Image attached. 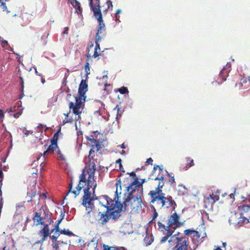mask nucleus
<instances>
[{
	"label": "nucleus",
	"instance_id": "nucleus-32",
	"mask_svg": "<svg viewBox=\"0 0 250 250\" xmlns=\"http://www.w3.org/2000/svg\"><path fill=\"white\" fill-rule=\"evenodd\" d=\"M104 250H127L123 247H110L108 248H105Z\"/></svg>",
	"mask_w": 250,
	"mask_h": 250
},
{
	"label": "nucleus",
	"instance_id": "nucleus-29",
	"mask_svg": "<svg viewBox=\"0 0 250 250\" xmlns=\"http://www.w3.org/2000/svg\"><path fill=\"white\" fill-rule=\"evenodd\" d=\"M241 211L242 213H247L250 211V205L243 204L241 207Z\"/></svg>",
	"mask_w": 250,
	"mask_h": 250
},
{
	"label": "nucleus",
	"instance_id": "nucleus-41",
	"mask_svg": "<svg viewBox=\"0 0 250 250\" xmlns=\"http://www.w3.org/2000/svg\"><path fill=\"white\" fill-rule=\"evenodd\" d=\"M97 103H98V105H100V106L99 107V109L98 110L96 111V112H99L102 109H104V106L105 105H104V104L103 102H102L101 101H98L97 102Z\"/></svg>",
	"mask_w": 250,
	"mask_h": 250
},
{
	"label": "nucleus",
	"instance_id": "nucleus-1",
	"mask_svg": "<svg viewBox=\"0 0 250 250\" xmlns=\"http://www.w3.org/2000/svg\"><path fill=\"white\" fill-rule=\"evenodd\" d=\"M162 166L155 165L153 167V172H155L158 168L159 175L155 177H152L155 181H158V185L154 189L151 190L148 193V195L150 198V203L154 205L151 207L153 209V214L151 222L155 220L158 216V213L155 208L158 209H161L163 208H168L173 207L176 206L175 202L173 200L170 195L166 196V194L163 192L162 188L165 185L164 177L162 174H160L163 172Z\"/></svg>",
	"mask_w": 250,
	"mask_h": 250
},
{
	"label": "nucleus",
	"instance_id": "nucleus-38",
	"mask_svg": "<svg viewBox=\"0 0 250 250\" xmlns=\"http://www.w3.org/2000/svg\"><path fill=\"white\" fill-rule=\"evenodd\" d=\"M106 3L107 4V7L105 10H104V12H106L108 10V9H109L110 8H111V10H112V9H113L112 2L111 0H107L106 1Z\"/></svg>",
	"mask_w": 250,
	"mask_h": 250
},
{
	"label": "nucleus",
	"instance_id": "nucleus-47",
	"mask_svg": "<svg viewBox=\"0 0 250 250\" xmlns=\"http://www.w3.org/2000/svg\"><path fill=\"white\" fill-rule=\"evenodd\" d=\"M50 239L52 240V241L53 243H55L57 242V239L58 238L55 236H51Z\"/></svg>",
	"mask_w": 250,
	"mask_h": 250
},
{
	"label": "nucleus",
	"instance_id": "nucleus-11",
	"mask_svg": "<svg viewBox=\"0 0 250 250\" xmlns=\"http://www.w3.org/2000/svg\"><path fill=\"white\" fill-rule=\"evenodd\" d=\"M115 208H117V209L109 212L110 219L112 218L114 220L118 219L121 216L122 213L126 211V208L124 207L122 203L118 201L116 203Z\"/></svg>",
	"mask_w": 250,
	"mask_h": 250
},
{
	"label": "nucleus",
	"instance_id": "nucleus-35",
	"mask_svg": "<svg viewBox=\"0 0 250 250\" xmlns=\"http://www.w3.org/2000/svg\"><path fill=\"white\" fill-rule=\"evenodd\" d=\"M122 159L121 158L118 159L116 160V163L118 164L119 165V169L122 172H125V170L124 169V167H123V165L122 164Z\"/></svg>",
	"mask_w": 250,
	"mask_h": 250
},
{
	"label": "nucleus",
	"instance_id": "nucleus-14",
	"mask_svg": "<svg viewBox=\"0 0 250 250\" xmlns=\"http://www.w3.org/2000/svg\"><path fill=\"white\" fill-rule=\"evenodd\" d=\"M184 236H189L191 237L192 242L194 243H196V242H199L201 236L199 232L194 229H185L184 231Z\"/></svg>",
	"mask_w": 250,
	"mask_h": 250
},
{
	"label": "nucleus",
	"instance_id": "nucleus-36",
	"mask_svg": "<svg viewBox=\"0 0 250 250\" xmlns=\"http://www.w3.org/2000/svg\"><path fill=\"white\" fill-rule=\"evenodd\" d=\"M44 214L45 215L44 219H48V222L49 225L51 224V222H52V220L51 219L50 213L48 211L44 210Z\"/></svg>",
	"mask_w": 250,
	"mask_h": 250
},
{
	"label": "nucleus",
	"instance_id": "nucleus-19",
	"mask_svg": "<svg viewBox=\"0 0 250 250\" xmlns=\"http://www.w3.org/2000/svg\"><path fill=\"white\" fill-rule=\"evenodd\" d=\"M95 3L92 7V12L94 16H102V12L100 9V0H94Z\"/></svg>",
	"mask_w": 250,
	"mask_h": 250
},
{
	"label": "nucleus",
	"instance_id": "nucleus-39",
	"mask_svg": "<svg viewBox=\"0 0 250 250\" xmlns=\"http://www.w3.org/2000/svg\"><path fill=\"white\" fill-rule=\"evenodd\" d=\"M56 152H57V154L59 155V156L61 160L64 161L65 160V158L64 156L62 153V152L59 147L57 149Z\"/></svg>",
	"mask_w": 250,
	"mask_h": 250
},
{
	"label": "nucleus",
	"instance_id": "nucleus-40",
	"mask_svg": "<svg viewBox=\"0 0 250 250\" xmlns=\"http://www.w3.org/2000/svg\"><path fill=\"white\" fill-rule=\"evenodd\" d=\"M7 0H0V3H1L0 6L2 7L3 11H5L7 9V6L5 3V1Z\"/></svg>",
	"mask_w": 250,
	"mask_h": 250
},
{
	"label": "nucleus",
	"instance_id": "nucleus-44",
	"mask_svg": "<svg viewBox=\"0 0 250 250\" xmlns=\"http://www.w3.org/2000/svg\"><path fill=\"white\" fill-rule=\"evenodd\" d=\"M52 246L54 249L58 250L59 248V244L57 242L53 243L52 244Z\"/></svg>",
	"mask_w": 250,
	"mask_h": 250
},
{
	"label": "nucleus",
	"instance_id": "nucleus-13",
	"mask_svg": "<svg viewBox=\"0 0 250 250\" xmlns=\"http://www.w3.org/2000/svg\"><path fill=\"white\" fill-rule=\"evenodd\" d=\"M141 181H139L138 178H136L135 179V180H133V183H132L131 187L130 188H131L132 189L135 190L136 191H138L140 193H143V185L144 183L147 182L146 179H141Z\"/></svg>",
	"mask_w": 250,
	"mask_h": 250
},
{
	"label": "nucleus",
	"instance_id": "nucleus-26",
	"mask_svg": "<svg viewBox=\"0 0 250 250\" xmlns=\"http://www.w3.org/2000/svg\"><path fill=\"white\" fill-rule=\"evenodd\" d=\"M174 230H169L167 231L164 236H163L160 241L161 243H165L168 239V238L171 236L173 233Z\"/></svg>",
	"mask_w": 250,
	"mask_h": 250
},
{
	"label": "nucleus",
	"instance_id": "nucleus-4",
	"mask_svg": "<svg viewBox=\"0 0 250 250\" xmlns=\"http://www.w3.org/2000/svg\"><path fill=\"white\" fill-rule=\"evenodd\" d=\"M183 225V223L180 222L179 215L176 213L169 215L167 218H161L157 222L158 229L164 233L169 230H174Z\"/></svg>",
	"mask_w": 250,
	"mask_h": 250
},
{
	"label": "nucleus",
	"instance_id": "nucleus-58",
	"mask_svg": "<svg viewBox=\"0 0 250 250\" xmlns=\"http://www.w3.org/2000/svg\"><path fill=\"white\" fill-rule=\"evenodd\" d=\"M161 244L155 247V250H161Z\"/></svg>",
	"mask_w": 250,
	"mask_h": 250
},
{
	"label": "nucleus",
	"instance_id": "nucleus-63",
	"mask_svg": "<svg viewBox=\"0 0 250 250\" xmlns=\"http://www.w3.org/2000/svg\"><path fill=\"white\" fill-rule=\"evenodd\" d=\"M226 246H227V243L226 242H223L222 248H225V249H226Z\"/></svg>",
	"mask_w": 250,
	"mask_h": 250
},
{
	"label": "nucleus",
	"instance_id": "nucleus-6",
	"mask_svg": "<svg viewBox=\"0 0 250 250\" xmlns=\"http://www.w3.org/2000/svg\"><path fill=\"white\" fill-rule=\"evenodd\" d=\"M103 134L98 131L92 132L89 136L85 137L87 144L91 148L89 152L88 157L90 159H93L95 156V151H99L104 147L103 142L104 141L102 138Z\"/></svg>",
	"mask_w": 250,
	"mask_h": 250
},
{
	"label": "nucleus",
	"instance_id": "nucleus-52",
	"mask_svg": "<svg viewBox=\"0 0 250 250\" xmlns=\"http://www.w3.org/2000/svg\"><path fill=\"white\" fill-rule=\"evenodd\" d=\"M70 122H71V120H68V119L65 118L63 121V125H64L66 123H70Z\"/></svg>",
	"mask_w": 250,
	"mask_h": 250
},
{
	"label": "nucleus",
	"instance_id": "nucleus-34",
	"mask_svg": "<svg viewBox=\"0 0 250 250\" xmlns=\"http://www.w3.org/2000/svg\"><path fill=\"white\" fill-rule=\"evenodd\" d=\"M167 176L169 177L168 182L171 186H172L173 184L175 183L174 177L172 176L167 171Z\"/></svg>",
	"mask_w": 250,
	"mask_h": 250
},
{
	"label": "nucleus",
	"instance_id": "nucleus-21",
	"mask_svg": "<svg viewBox=\"0 0 250 250\" xmlns=\"http://www.w3.org/2000/svg\"><path fill=\"white\" fill-rule=\"evenodd\" d=\"M43 218L41 216L40 213L36 212L35 215L33 217V220L35 223L36 222V226L39 225H44V222L43 220Z\"/></svg>",
	"mask_w": 250,
	"mask_h": 250
},
{
	"label": "nucleus",
	"instance_id": "nucleus-42",
	"mask_svg": "<svg viewBox=\"0 0 250 250\" xmlns=\"http://www.w3.org/2000/svg\"><path fill=\"white\" fill-rule=\"evenodd\" d=\"M61 229H60L59 225L56 224L54 226V228L50 230V232L51 233H53L54 231H61Z\"/></svg>",
	"mask_w": 250,
	"mask_h": 250
},
{
	"label": "nucleus",
	"instance_id": "nucleus-22",
	"mask_svg": "<svg viewBox=\"0 0 250 250\" xmlns=\"http://www.w3.org/2000/svg\"><path fill=\"white\" fill-rule=\"evenodd\" d=\"M58 147L57 144L53 145V143H51V145L48 146L47 150L43 152V155L45 156L48 153H53L54 151H56Z\"/></svg>",
	"mask_w": 250,
	"mask_h": 250
},
{
	"label": "nucleus",
	"instance_id": "nucleus-2",
	"mask_svg": "<svg viewBox=\"0 0 250 250\" xmlns=\"http://www.w3.org/2000/svg\"><path fill=\"white\" fill-rule=\"evenodd\" d=\"M96 170V165L94 163L89 164V176L87 177V185L84 189V195L83 196L82 205L86 208L88 213L90 212L94 204L92 203L95 200L94 193L95 188L97 187V183L94 179V174Z\"/></svg>",
	"mask_w": 250,
	"mask_h": 250
},
{
	"label": "nucleus",
	"instance_id": "nucleus-61",
	"mask_svg": "<svg viewBox=\"0 0 250 250\" xmlns=\"http://www.w3.org/2000/svg\"><path fill=\"white\" fill-rule=\"evenodd\" d=\"M1 43L2 44H5L6 45H8V42L6 40H3L1 41Z\"/></svg>",
	"mask_w": 250,
	"mask_h": 250
},
{
	"label": "nucleus",
	"instance_id": "nucleus-28",
	"mask_svg": "<svg viewBox=\"0 0 250 250\" xmlns=\"http://www.w3.org/2000/svg\"><path fill=\"white\" fill-rule=\"evenodd\" d=\"M98 41H96V45L94 49V52L93 55V57L95 58L99 57L100 56V54L99 52L100 51V44L97 43Z\"/></svg>",
	"mask_w": 250,
	"mask_h": 250
},
{
	"label": "nucleus",
	"instance_id": "nucleus-27",
	"mask_svg": "<svg viewBox=\"0 0 250 250\" xmlns=\"http://www.w3.org/2000/svg\"><path fill=\"white\" fill-rule=\"evenodd\" d=\"M91 55L89 54H87L86 55V61L87 62H86L84 66L85 70L86 75L87 76L88 74H90V67H89V63L88 62L89 59L90 58Z\"/></svg>",
	"mask_w": 250,
	"mask_h": 250
},
{
	"label": "nucleus",
	"instance_id": "nucleus-43",
	"mask_svg": "<svg viewBox=\"0 0 250 250\" xmlns=\"http://www.w3.org/2000/svg\"><path fill=\"white\" fill-rule=\"evenodd\" d=\"M126 174L127 175H129V177L132 178V180H135V179L137 178L136 177V173L134 171H132V172H127Z\"/></svg>",
	"mask_w": 250,
	"mask_h": 250
},
{
	"label": "nucleus",
	"instance_id": "nucleus-33",
	"mask_svg": "<svg viewBox=\"0 0 250 250\" xmlns=\"http://www.w3.org/2000/svg\"><path fill=\"white\" fill-rule=\"evenodd\" d=\"M59 135L58 133H55L53 137L51 139V143L54 144H57V142L59 139Z\"/></svg>",
	"mask_w": 250,
	"mask_h": 250
},
{
	"label": "nucleus",
	"instance_id": "nucleus-9",
	"mask_svg": "<svg viewBox=\"0 0 250 250\" xmlns=\"http://www.w3.org/2000/svg\"><path fill=\"white\" fill-rule=\"evenodd\" d=\"M99 22L97 32L96 35V41H101L102 37L106 35V28L105 23L103 19V16H94Z\"/></svg>",
	"mask_w": 250,
	"mask_h": 250
},
{
	"label": "nucleus",
	"instance_id": "nucleus-48",
	"mask_svg": "<svg viewBox=\"0 0 250 250\" xmlns=\"http://www.w3.org/2000/svg\"><path fill=\"white\" fill-rule=\"evenodd\" d=\"M33 69L34 70L35 73L37 75H39L40 76H42V75L38 74V71H37V69H36V68L35 67H33L30 68L29 71L30 72V71H31Z\"/></svg>",
	"mask_w": 250,
	"mask_h": 250
},
{
	"label": "nucleus",
	"instance_id": "nucleus-54",
	"mask_svg": "<svg viewBox=\"0 0 250 250\" xmlns=\"http://www.w3.org/2000/svg\"><path fill=\"white\" fill-rule=\"evenodd\" d=\"M44 126H45V125H44L40 124L38 125V126H37V128L39 129H42L44 127Z\"/></svg>",
	"mask_w": 250,
	"mask_h": 250
},
{
	"label": "nucleus",
	"instance_id": "nucleus-57",
	"mask_svg": "<svg viewBox=\"0 0 250 250\" xmlns=\"http://www.w3.org/2000/svg\"><path fill=\"white\" fill-rule=\"evenodd\" d=\"M214 250H223L221 248L217 246H214Z\"/></svg>",
	"mask_w": 250,
	"mask_h": 250
},
{
	"label": "nucleus",
	"instance_id": "nucleus-3",
	"mask_svg": "<svg viewBox=\"0 0 250 250\" xmlns=\"http://www.w3.org/2000/svg\"><path fill=\"white\" fill-rule=\"evenodd\" d=\"M130 193H125L124 197V202L122 203L126 210L130 207L132 210L138 211L142 209L143 202L141 196L143 193L133 190L129 188Z\"/></svg>",
	"mask_w": 250,
	"mask_h": 250
},
{
	"label": "nucleus",
	"instance_id": "nucleus-59",
	"mask_svg": "<svg viewBox=\"0 0 250 250\" xmlns=\"http://www.w3.org/2000/svg\"><path fill=\"white\" fill-rule=\"evenodd\" d=\"M32 176H33V178H37V173L36 172H33L32 173Z\"/></svg>",
	"mask_w": 250,
	"mask_h": 250
},
{
	"label": "nucleus",
	"instance_id": "nucleus-45",
	"mask_svg": "<svg viewBox=\"0 0 250 250\" xmlns=\"http://www.w3.org/2000/svg\"><path fill=\"white\" fill-rule=\"evenodd\" d=\"M21 113H22V111H20L18 112L17 113H16L14 114H13V116L15 118H18L21 114Z\"/></svg>",
	"mask_w": 250,
	"mask_h": 250
},
{
	"label": "nucleus",
	"instance_id": "nucleus-31",
	"mask_svg": "<svg viewBox=\"0 0 250 250\" xmlns=\"http://www.w3.org/2000/svg\"><path fill=\"white\" fill-rule=\"evenodd\" d=\"M71 4L75 8L77 9V10L79 11L80 14H81L82 13L83 9L82 7H81V4L78 1H76V4H74V3L73 1L71 2Z\"/></svg>",
	"mask_w": 250,
	"mask_h": 250
},
{
	"label": "nucleus",
	"instance_id": "nucleus-15",
	"mask_svg": "<svg viewBox=\"0 0 250 250\" xmlns=\"http://www.w3.org/2000/svg\"><path fill=\"white\" fill-rule=\"evenodd\" d=\"M219 199V196L218 195H215L213 193L209 194V196L204 200L206 208H207L208 206H210L211 207L213 204L218 201Z\"/></svg>",
	"mask_w": 250,
	"mask_h": 250
},
{
	"label": "nucleus",
	"instance_id": "nucleus-5",
	"mask_svg": "<svg viewBox=\"0 0 250 250\" xmlns=\"http://www.w3.org/2000/svg\"><path fill=\"white\" fill-rule=\"evenodd\" d=\"M87 90L88 85L86 80L83 79L78 89L79 96L75 97V104L72 102L69 104V108L72 109V112L76 115L79 116L82 112L80 109L83 108V103L85 101L86 98L85 94Z\"/></svg>",
	"mask_w": 250,
	"mask_h": 250
},
{
	"label": "nucleus",
	"instance_id": "nucleus-12",
	"mask_svg": "<svg viewBox=\"0 0 250 250\" xmlns=\"http://www.w3.org/2000/svg\"><path fill=\"white\" fill-rule=\"evenodd\" d=\"M244 86V88L248 89V90L244 92L243 96H247L248 95H250V77L245 78L243 77L241 79V81L239 83H235V87L241 88Z\"/></svg>",
	"mask_w": 250,
	"mask_h": 250
},
{
	"label": "nucleus",
	"instance_id": "nucleus-37",
	"mask_svg": "<svg viewBox=\"0 0 250 250\" xmlns=\"http://www.w3.org/2000/svg\"><path fill=\"white\" fill-rule=\"evenodd\" d=\"M118 91L122 94H127L129 92L128 89L125 87H122L120 88H119Z\"/></svg>",
	"mask_w": 250,
	"mask_h": 250
},
{
	"label": "nucleus",
	"instance_id": "nucleus-23",
	"mask_svg": "<svg viewBox=\"0 0 250 250\" xmlns=\"http://www.w3.org/2000/svg\"><path fill=\"white\" fill-rule=\"evenodd\" d=\"M133 180H132V178L128 177L125 178L123 181V186L126 188L127 192L126 193H130V191L128 190L129 187H131Z\"/></svg>",
	"mask_w": 250,
	"mask_h": 250
},
{
	"label": "nucleus",
	"instance_id": "nucleus-53",
	"mask_svg": "<svg viewBox=\"0 0 250 250\" xmlns=\"http://www.w3.org/2000/svg\"><path fill=\"white\" fill-rule=\"evenodd\" d=\"M39 198L41 197H42L43 198L45 199L46 198V193H43L42 194H40V195H39Z\"/></svg>",
	"mask_w": 250,
	"mask_h": 250
},
{
	"label": "nucleus",
	"instance_id": "nucleus-8",
	"mask_svg": "<svg viewBox=\"0 0 250 250\" xmlns=\"http://www.w3.org/2000/svg\"><path fill=\"white\" fill-rule=\"evenodd\" d=\"M99 204L101 206L106 208L107 211H110L113 210L116 206V203L118 200L115 201L109 198L107 195L100 196L98 198Z\"/></svg>",
	"mask_w": 250,
	"mask_h": 250
},
{
	"label": "nucleus",
	"instance_id": "nucleus-56",
	"mask_svg": "<svg viewBox=\"0 0 250 250\" xmlns=\"http://www.w3.org/2000/svg\"><path fill=\"white\" fill-rule=\"evenodd\" d=\"M235 192V191H234V193H230L229 194V196L230 198H232L233 200H234V193Z\"/></svg>",
	"mask_w": 250,
	"mask_h": 250
},
{
	"label": "nucleus",
	"instance_id": "nucleus-18",
	"mask_svg": "<svg viewBox=\"0 0 250 250\" xmlns=\"http://www.w3.org/2000/svg\"><path fill=\"white\" fill-rule=\"evenodd\" d=\"M154 240V237L152 235V233L148 231V229H146V235L143 239V243L144 245L148 246L152 244Z\"/></svg>",
	"mask_w": 250,
	"mask_h": 250
},
{
	"label": "nucleus",
	"instance_id": "nucleus-55",
	"mask_svg": "<svg viewBox=\"0 0 250 250\" xmlns=\"http://www.w3.org/2000/svg\"><path fill=\"white\" fill-rule=\"evenodd\" d=\"M4 118V114L3 112V111L0 109V118Z\"/></svg>",
	"mask_w": 250,
	"mask_h": 250
},
{
	"label": "nucleus",
	"instance_id": "nucleus-50",
	"mask_svg": "<svg viewBox=\"0 0 250 250\" xmlns=\"http://www.w3.org/2000/svg\"><path fill=\"white\" fill-rule=\"evenodd\" d=\"M54 234L52 236H55L57 238L59 237V236L61 234V233H60V231H54Z\"/></svg>",
	"mask_w": 250,
	"mask_h": 250
},
{
	"label": "nucleus",
	"instance_id": "nucleus-17",
	"mask_svg": "<svg viewBox=\"0 0 250 250\" xmlns=\"http://www.w3.org/2000/svg\"><path fill=\"white\" fill-rule=\"evenodd\" d=\"M231 63L228 62L226 66L220 71L219 75L223 81H224L226 80V78L229 75V73L231 70Z\"/></svg>",
	"mask_w": 250,
	"mask_h": 250
},
{
	"label": "nucleus",
	"instance_id": "nucleus-49",
	"mask_svg": "<svg viewBox=\"0 0 250 250\" xmlns=\"http://www.w3.org/2000/svg\"><path fill=\"white\" fill-rule=\"evenodd\" d=\"M89 6L90 7V9L92 11V7H93L94 3L93 2V0H88Z\"/></svg>",
	"mask_w": 250,
	"mask_h": 250
},
{
	"label": "nucleus",
	"instance_id": "nucleus-51",
	"mask_svg": "<svg viewBox=\"0 0 250 250\" xmlns=\"http://www.w3.org/2000/svg\"><path fill=\"white\" fill-rule=\"evenodd\" d=\"M16 106H11L9 108V112H14L15 110H16Z\"/></svg>",
	"mask_w": 250,
	"mask_h": 250
},
{
	"label": "nucleus",
	"instance_id": "nucleus-46",
	"mask_svg": "<svg viewBox=\"0 0 250 250\" xmlns=\"http://www.w3.org/2000/svg\"><path fill=\"white\" fill-rule=\"evenodd\" d=\"M153 162V160H152V159L151 158H149L146 160V163L147 164H150L151 165H152Z\"/></svg>",
	"mask_w": 250,
	"mask_h": 250
},
{
	"label": "nucleus",
	"instance_id": "nucleus-25",
	"mask_svg": "<svg viewBox=\"0 0 250 250\" xmlns=\"http://www.w3.org/2000/svg\"><path fill=\"white\" fill-rule=\"evenodd\" d=\"M186 160L187 164L186 166L184 167L185 170H188L191 167L194 166V161L193 159H191L189 157H186Z\"/></svg>",
	"mask_w": 250,
	"mask_h": 250
},
{
	"label": "nucleus",
	"instance_id": "nucleus-7",
	"mask_svg": "<svg viewBox=\"0 0 250 250\" xmlns=\"http://www.w3.org/2000/svg\"><path fill=\"white\" fill-rule=\"evenodd\" d=\"M89 170V164L83 169L82 173L80 176V181L79 184L76 187V190L72 191V183L69 184V191L67 194L64 197V199L67 200V196L70 192L72 193L74 195V198H75L77 195L80 193L81 190L84 188V187L87 184V179L86 178V176L87 175L88 177L89 176V173H88Z\"/></svg>",
	"mask_w": 250,
	"mask_h": 250
},
{
	"label": "nucleus",
	"instance_id": "nucleus-62",
	"mask_svg": "<svg viewBox=\"0 0 250 250\" xmlns=\"http://www.w3.org/2000/svg\"><path fill=\"white\" fill-rule=\"evenodd\" d=\"M118 16L115 15V21H117V22H120V21L119 18H118Z\"/></svg>",
	"mask_w": 250,
	"mask_h": 250
},
{
	"label": "nucleus",
	"instance_id": "nucleus-16",
	"mask_svg": "<svg viewBox=\"0 0 250 250\" xmlns=\"http://www.w3.org/2000/svg\"><path fill=\"white\" fill-rule=\"evenodd\" d=\"M27 202H34L35 204L39 205L40 203V198L38 194H37L36 191H32L31 193L27 192Z\"/></svg>",
	"mask_w": 250,
	"mask_h": 250
},
{
	"label": "nucleus",
	"instance_id": "nucleus-20",
	"mask_svg": "<svg viewBox=\"0 0 250 250\" xmlns=\"http://www.w3.org/2000/svg\"><path fill=\"white\" fill-rule=\"evenodd\" d=\"M109 212V211H107V210H106L105 212L101 213L99 221H101L102 225H105L110 220V217Z\"/></svg>",
	"mask_w": 250,
	"mask_h": 250
},
{
	"label": "nucleus",
	"instance_id": "nucleus-10",
	"mask_svg": "<svg viewBox=\"0 0 250 250\" xmlns=\"http://www.w3.org/2000/svg\"><path fill=\"white\" fill-rule=\"evenodd\" d=\"M51 234L49 224H44L43 227L38 233L40 239L36 241L35 244H42Z\"/></svg>",
	"mask_w": 250,
	"mask_h": 250
},
{
	"label": "nucleus",
	"instance_id": "nucleus-24",
	"mask_svg": "<svg viewBox=\"0 0 250 250\" xmlns=\"http://www.w3.org/2000/svg\"><path fill=\"white\" fill-rule=\"evenodd\" d=\"M113 110H117L116 119V121L118 122V121L122 117L124 110L122 109L120 107L119 105L117 104L113 109Z\"/></svg>",
	"mask_w": 250,
	"mask_h": 250
},
{
	"label": "nucleus",
	"instance_id": "nucleus-60",
	"mask_svg": "<svg viewBox=\"0 0 250 250\" xmlns=\"http://www.w3.org/2000/svg\"><path fill=\"white\" fill-rule=\"evenodd\" d=\"M121 13V10L120 9H117L116 11L115 15L118 16Z\"/></svg>",
	"mask_w": 250,
	"mask_h": 250
},
{
	"label": "nucleus",
	"instance_id": "nucleus-64",
	"mask_svg": "<svg viewBox=\"0 0 250 250\" xmlns=\"http://www.w3.org/2000/svg\"><path fill=\"white\" fill-rule=\"evenodd\" d=\"M126 147V146L125 145L124 143L122 144L121 146V148H123V149H124V148H125Z\"/></svg>",
	"mask_w": 250,
	"mask_h": 250
},
{
	"label": "nucleus",
	"instance_id": "nucleus-30",
	"mask_svg": "<svg viewBox=\"0 0 250 250\" xmlns=\"http://www.w3.org/2000/svg\"><path fill=\"white\" fill-rule=\"evenodd\" d=\"M60 233H61V234H63L69 236H73L74 235L72 231H70L69 229H61V231H60Z\"/></svg>",
	"mask_w": 250,
	"mask_h": 250
}]
</instances>
